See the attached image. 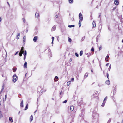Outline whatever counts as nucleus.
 <instances>
[{"label": "nucleus", "mask_w": 123, "mask_h": 123, "mask_svg": "<svg viewBox=\"0 0 123 123\" xmlns=\"http://www.w3.org/2000/svg\"><path fill=\"white\" fill-rule=\"evenodd\" d=\"M13 81L14 82H15L17 80V77L15 75H14L13 76Z\"/></svg>", "instance_id": "obj_1"}, {"label": "nucleus", "mask_w": 123, "mask_h": 123, "mask_svg": "<svg viewBox=\"0 0 123 123\" xmlns=\"http://www.w3.org/2000/svg\"><path fill=\"white\" fill-rule=\"evenodd\" d=\"M79 18L80 20H82L83 19V17L81 13H80L79 14Z\"/></svg>", "instance_id": "obj_2"}, {"label": "nucleus", "mask_w": 123, "mask_h": 123, "mask_svg": "<svg viewBox=\"0 0 123 123\" xmlns=\"http://www.w3.org/2000/svg\"><path fill=\"white\" fill-rule=\"evenodd\" d=\"M56 25H55L54 26H53V27H52L51 29V31H55L56 28Z\"/></svg>", "instance_id": "obj_3"}, {"label": "nucleus", "mask_w": 123, "mask_h": 123, "mask_svg": "<svg viewBox=\"0 0 123 123\" xmlns=\"http://www.w3.org/2000/svg\"><path fill=\"white\" fill-rule=\"evenodd\" d=\"M38 37L37 36H35L34 37V38L33 40L34 42H36L37 39Z\"/></svg>", "instance_id": "obj_4"}, {"label": "nucleus", "mask_w": 123, "mask_h": 123, "mask_svg": "<svg viewBox=\"0 0 123 123\" xmlns=\"http://www.w3.org/2000/svg\"><path fill=\"white\" fill-rule=\"evenodd\" d=\"M27 63L26 62H25L24 65V67L25 68H27Z\"/></svg>", "instance_id": "obj_5"}, {"label": "nucleus", "mask_w": 123, "mask_h": 123, "mask_svg": "<svg viewBox=\"0 0 123 123\" xmlns=\"http://www.w3.org/2000/svg\"><path fill=\"white\" fill-rule=\"evenodd\" d=\"M114 3L116 5H117L118 4L119 2L117 0H115Z\"/></svg>", "instance_id": "obj_6"}, {"label": "nucleus", "mask_w": 123, "mask_h": 123, "mask_svg": "<svg viewBox=\"0 0 123 123\" xmlns=\"http://www.w3.org/2000/svg\"><path fill=\"white\" fill-rule=\"evenodd\" d=\"M82 20H80L79 22V27H80L81 26V22Z\"/></svg>", "instance_id": "obj_7"}, {"label": "nucleus", "mask_w": 123, "mask_h": 123, "mask_svg": "<svg viewBox=\"0 0 123 123\" xmlns=\"http://www.w3.org/2000/svg\"><path fill=\"white\" fill-rule=\"evenodd\" d=\"M105 103H106V101L104 100L103 101V102L101 105V106L102 107H103L104 106Z\"/></svg>", "instance_id": "obj_8"}, {"label": "nucleus", "mask_w": 123, "mask_h": 123, "mask_svg": "<svg viewBox=\"0 0 123 123\" xmlns=\"http://www.w3.org/2000/svg\"><path fill=\"white\" fill-rule=\"evenodd\" d=\"M106 84L109 85L110 84V81L109 80H107L105 82Z\"/></svg>", "instance_id": "obj_9"}, {"label": "nucleus", "mask_w": 123, "mask_h": 123, "mask_svg": "<svg viewBox=\"0 0 123 123\" xmlns=\"http://www.w3.org/2000/svg\"><path fill=\"white\" fill-rule=\"evenodd\" d=\"M9 120L11 123H12L13 122V120L12 119L11 117H10L9 118Z\"/></svg>", "instance_id": "obj_10"}, {"label": "nucleus", "mask_w": 123, "mask_h": 123, "mask_svg": "<svg viewBox=\"0 0 123 123\" xmlns=\"http://www.w3.org/2000/svg\"><path fill=\"white\" fill-rule=\"evenodd\" d=\"M17 34V39H19V36L20 34L19 33H18Z\"/></svg>", "instance_id": "obj_11"}, {"label": "nucleus", "mask_w": 123, "mask_h": 123, "mask_svg": "<svg viewBox=\"0 0 123 123\" xmlns=\"http://www.w3.org/2000/svg\"><path fill=\"white\" fill-rule=\"evenodd\" d=\"M88 73H86L84 75V78H86V77H87L88 76Z\"/></svg>", "instance_id": "obj_12"}, {"label": "nucleus", "mask_w": 123, "mask_h": 123, "mask_svg": "<svg viewBox=\"0 0 123 123\" xmlns=\"http://www.w3.org/2000/svg\"><path fill=\"white\" fill-rule=\"evenodd\" d=\"M39 14L38 13H36L35 14V16L37 18H38L39 16Z\"/></svg>", "instance_id": "obj_13"}, {"label": "nucleus", "mask_w": 123, "mask_h": 123, "mask_svg": "<svg viewBox=\"0 0 123 123\" xmlns=\"http://www.w3.org/2000/svg\"><path fill=\"white\" fill-rule=\"evenodd\" d=\"M93 27H95L96 26V24L95 22L94 21H93L92 23Z\"/></svg>", "instance_id": "obj_14"}, {"label": "nucleus", "mask_w": 123, "mask_h": 123, "mask_svg": "<svg viewBox=\"0 0 123 123\" xmlns=\"http://www.w3.org/2000/svg\"><path fill=\"white\" fill-rule=\"evenodd\" d=\"M26 36H24L23 37V40L24 42V43L25 42V40H26Z\"/></svg>", "instance_id": "obj_15"}, {"label": "nucleus", "mask_w": 123, "mask_h": 123, "mask_svg": "<svg viewBox=\"0 0 123 123\" xmlns=\"http://www.w3.org/2000/svg\"><path fill=\"white\" fill-rule=\"evenodd\" d=\"M33 117L32 115L31 116H30V120L31 122L33 120Z\"/></svg>", "instance_id": "obj_16"}, {"label": "nucleus", "mask_w": 123, "mask_h": 123, "mask_svg": "<svg viewBox=\"0 0 123 123\" xmlns=\"http://www.w3.org/2000/svg\"><path fill=\"white\" fill-rule=\"evenodd\" d=\"M20 106L22 107H23V101H22L20 103Z\"/></svg>", "instance_id": "obj_17"}, {"label": "nucleus", "mask_w": 123, "mask_h": 123, "mask_svg": "<svg viewBox=\"0 0 123 123\" xmlns=\"http://www.w3.org/2000/svg\"><path fill=\"white\" fill-rule=\"evenodd\" d=\"M24 53H23V55L24 56H26L27 54V52L26 50H25L24 51Z\"/></svg>", "instance_id": "obj_18"}, {"label": "nucleus", "mask_w": 123, "mask_h": 123, "mask_svg": "<svg viewBox=\"0 0 123 123\" xmlns=\"http://www.w3.org/2000/svg\"><path fill=\"white\" fill-rule=\"evenodd\" d=\"M24 52H23L21 51H20V53H19V55L20 56H22V54Z\"/></svg>", "instance_id": "obj_19"}, {"label": "nucleus", "mask_w": 123, "mask_h": 123, "mask_svg": "<svg viewBox=\"0 0 123 123\" xmlns=\"http://www.w3.org/2000/svg\"><path fill=\"white\" fill-rule=\"evenodd\" d=\"M58 79V77L57 76H55V78L54 79V80L55 81H57L58 80H56V79Z\"/></svg>", "instance_id": "obj_20"}, {"label": "nucleus", "mask_w": 123, "mask_h": 123, "mask_svg": "<svg viewBox=\"0 0 123 123\" xmlns=\"http://www.w3.org/2000/svg\"><path fill=\"white\" fill-rule=\"evenodd\" d=\"M68 26L70 28L72 27H75V25H68Z\"/></svg>", "instance_id": "obj_21"}, {"label": "nucleus", "mask_w": 123, "mask_h": 123, "mask_svg": "<svg viewBox=\"0 0 123 123\" xmlns=\"http://www.w3.org/2000/svg\"><path fill=\"white\" fill-rule=\"evenodd\" d=\"M83 53V51L82 50L80 52V56H81L82 55Z\"/></svg>", "instance_id": "obj_22"}, {"label": "nucleus", "mask_w": 123, "mask_h": 123, "mask_svg": "<svg viewBox=\"0 0 123 123\" xmlns=\"http://www.w3.org/2000/svg\"><path fill=\"white\" fill-rule=\"evenodd\" d=\"M68 1L69 3L70 4H72L73 2V0H69Z\"/></svg>", "instance_id": "obj_23"}, {"label": "nucleus", "mask_w": 123, "mask_h": 123, "mask_svg": "<svg viewBox=\"0 0 123 123\" xmlns=\"http://www.w3.org/2000/svg\"><path fill=\"white\" fill-rule=\"evenodd\" d=\"M109 56L108 55H107L106 56V57L105 58V60L106 61H108V59L107 60V59L109 58Z\"/></svg>", "instance_id": "obj_24"}, {"label": "nucleus", "mask_w": 123, "mask_h": 123, "mask_svg": "<svg viewBox=\"0 0 123 123\" xmlns=\"http://www.w3.org/2000/svg\"><path fill=\"white\" fill-rule=\"evenodd\" d=\"M24 49V47H22L21 48V51L23 52H24V51L23 50Z\"/></svg>", "instance_id": "obj_25"}, {"label": "nucleus", "mask_w": 123, "mask_h": 123, "mask_svg": "<svg viewBox=\"0 0 123 123\" xmlns=\"http://www.w3.org/2000/svg\"><path fill=\"white\" fill-rule=\"evenodd\" d=\"M74 109V107L73 106H71L70 107V110L72 111H73Z\"/></svg>", "instance_id": "obj_26"}, {"label": "nucleus", "mask_w": 123, "mask_h": 123, "mask_svg": "<svg viewBox=\"0 0 123 123\" xmlns=\"http://www.w3.org/2000/svg\"><path fill=\"white\" fill-rule=\"evenodd\" d=\"M3 117V115L1 113V112L0 110V118H1Z\"/></svg>", "instance_id": "obj_27"}, {"label": "nucleus", "mask_w": 123, "mask_h": 123, "mask_svg": "<svg viewBox=\"0 0 123 123\" xmlns=\"http://www.w3.org/2000/svg\"><path fill=\"white\" fill-rule=\"evenodd\" d=\"M72 40L71 39L69 38V37H68V42H71L72 41Z\"/></svg>", "instance_id": "obj_28"}, {"label": "nucleus", "mask_w": 123, "mask_h": 123, "mask_svg": "<svg viewBox=\"0 0 123 123\" xmlns=\"http://www.w3.org/2000/svg\"><path fill=\"white\" fill-rule=\"evenodd\" d=\"M28 108V104H27L26 105V106L25 108V110H26Z\"/></svg>", "instance_id": "obj_29"}, {"label": "nucleus", "mask_w": 123, "mask_h": 123, "mask_svg": "<svg viewBox=\"0 0 123 123\" xmlns=\"http://www.w3.org/2000/svg\"><path fill=\"white\" fill-rule=\"evenodd\" d=\"M70 83V81H69L67 83V86H69Z\"/></svg>", "instance_id": "obj_30"}, {"label": "nucleus", "mask_w": 123, "mask_h": 123, "mask_svg": "<svg viewBox=\"0 0 123 123\" xmlns=\"http://www.w3.org/2000/svg\"><path fill=\"white\" fill-rule=\"evenodd\" d=\"M59 14V13H57V12H56V16H55V17L56 18H58V15H57V14Z\"/></svg>", "instance_id": "obj_31"}, {"label": "nucleus", "mask_w": 123, "mask_h": 123, "mask_svg": "<svg viewBox=\"0 0 123 123\" xmlns=\"http://www.w3.org/2000/svg\"><path fill=\"white\" fill-rule=\"evenodd\" d=\"M75 55H76L77 57H78L79 56V55L77 53H75Z\"/></svg>", "instance_id": "obj_32"}, {"label": "nucleus", "mask_w": 123, "mask_h": 123, "mask_svg": "<svg viewBox=\"0 0 123 123\" xmlns=\"http://www.w3.org/2000/svg\"><path fill=\"white\" fill-rule=\"evenodd\" d=\"M111 65H110V66H109V68L108 69V70H109V71H110V69L111 68Z\"/></svg>", "instance_id": "obj_33"}, {"label": "nucleus", "mask_w": 123, "mask_h": 123, "mask_svg": "<svg viewBox=\"0 0 123 123\" xmlns=\"http://www.w3.org/2000/svg\"><path fill=\"white\" fill-rule=\"evenodd\" d=\"M91 50L92 51H94V48L93 47H92V48L91 49Z\"/></svg>", "instance_id": "obj_34"}, {"label": "nucleus", "mask_w": 123, "mask_h": 123, "mask_svg": "<svg viewBox=\"0 0 123 123\" xmlns=\"http://www.w3.org/2000/svg\"><path fill=\"white\" fill-rule=\"evenodd\" d=\"M109 75L108 73H107V77L108 79H109Z\"/></svg>", "instance_id": "obj_35"}, {"label": "nucleus", "mask_w": 123, "mask_h": 123, "mask_svg": "<svg viewBox=\"0 0 123 123\" xmlns=\"http://www.w3.org/2000/svg\"><path fill=\"white\" fill-rule=\"evenodd\" d=\"M95 116L97 117V119H98V114H95Z\"/></svg>", "instance_id": "obj_36"}, {"label": "nucleus", "mask_w": 123, "mask_h": 123, "mask_svg": "<svg viewBox=\"0 0 123 123\" xmlns=\"http://www.w3.org/2000/svg\"><path fill=\"white\" fill-rule=\"evenodd\" d=\"M67 102V100H65L64 101H63V103H66Z\"/></svg>", "instance_id": "obj_37"}, {"label": "nucleus", "mask_w": 123, "mask_h": 123, "mask_svg": "<svg viewBox=\"0 0 123 123\" xmlns=\"http://www.w3.org/2000/svg\"><path fill=\"white\" fill-rule=\"evenodd\" d=\"M26 56H24V60H25L26 59Z\"/></svg>", "instance_id": "obj_38"}, {"label": "nucleus", "mask_w": 123, "mask_h": 123, "mask_svg": "<svg viewBox=\"0 0 123 123\" xmlns=\"http://www.w3.org/2000/svg\"><path fill=\"white\" fill-rule=\"evenodd\" d=\"M23 21L25 23V19L24 18H23Z\"/></svg>", "instance_id": "obj_39"}, {"label": "nucleus", "mask_w": 123, "mask_h": 123, "mask_svg": "<svg viewBox=\"0 0 123 123\" xmlns=\"http://www.w3.org/2000/svg\"><path fill=\"white\" fill-rule=\"evenodd\" d=\"M106 99H107V97L106 96L104 98V101H105L106 100Z\"/></svg>", "instance_id": "obj_40"}, {"label": "nucleus", "mask_w": 123, "mask_h": 123, "mask_svg": "<svg viewBox=\"0 0 123 123\" xmlns=\"http://www.w3.org/2000/svg\"><path fill=\"white\" fill-rule=\"evenodd\" d=\"M102 49V47H101V46H100L99 47V50H101V49Z\"/></svg>", "instance_id": "obj_41"}, {"label": "nucleus", "mask_w": 123, "mask_h": 123, "mask_svg": "<svg viewBox=\"0 0 123 123\" xmlns=\"http://www.w3.org/2000/svg\"><path fill=\"white\" fill-rule=\"evenodd\" d=\"M6 97H7V95H5V100H6Z\"/></svg>", "instance_id": "obj_42"}, {"label": "nucleus", "mask_w": 123, "mask_h": 123, "mask_svg": "<svg viewBox=\"0 0 123 123\" xmlns=\"http://www.w3.org/2000/svg\"><path fill=\"white\" fill-rule=\"evenodd\" d=\"M13 71L14 72H15L16 70V69H13Z\"/></svg>", "instance_id": "obj_43"}, {"label": "nucleus", "mask_w": 123, "mask_h": 123, "mask_svg": "<svg viewBox=\"0 0 123 123\" xmlns=\"http://www.w3.org/2000/svg\"><path fill=\"white\" fill-rule=\"evenodd\" d=\"M84 37H83L82 38L81 41H83V40H84Z\"/></svg>", "instance_id": "obj_44"}, {"label": "nucleus", "mask_w": 123, "mask_h": 123, "mask_svg": "<svg viewBox=\"0 0 123 123\" xmlns=\"http://www.w3.org/2000/svg\"><path fill=\"white\" fill-rule=\"evenodd\" d=\"M19 52V51H17L16 52V53L15 54V55H16Z\"/></svg>", "instance_id": "obj_45"}, {"label": "nucleus", "mask_w": 123, "mask_h": 123, "mask_svg": "<svg viewBox=\"0 0 123 123\" xmlns=\"http://www.w3.org/2000/svg\"><path fill=\"white\" fill-rule=\"evenodd\" d=\"M52 41H53L54 40V37H52Z\"/></svg>", "instance_id": "obj_46"}, {"label": "nucleus", "mask_w": 123, "mask_h": 123, "mask_svg": "<svg viewBox=\"0 0 123 123\" xmlns=\"http://www.w3.org/2000/svg\"><path fill=\"white\" fill-rule=\"evenodd\" d=\"M109 63L106 64V66H108V65H109Z\"/></svg>", "instance_id": "obj_47"}, {"label": "nucleus", "mask_w": 123, "mask_h": 123, "mask_svg": "<svg viewBox=\"0 0 123 123\" xmlns=\"http://www.w3.org/2000/svg\"><path fill=\"white\" fill-rule=\"evenodd\" d=\"M74 80V78H72V79H71L73 81Z\"/></svg>", "instance_id": "obj_48"}, {"label": "nucleus", "mask_w": 123, "mask_h": 123, "mask_svg": "<svg viewBox=\"0 0 123 123\" xmlns=\"http://www.w3.org/2000/svg\"><path fill=\"white\" fill-rule=\"evenodd\" d=\"M111 121V120L110 119H109L108 122V123H109Z\"/></svg>", "instance_id": "obj_49"}, {"label": "nucleus", "mask_w": 123, "mask_h": 123, "mask_svg": "<svg viewBox=\"0 0 123 123\" xmlns=\"http://www.w3.org/2000/svg\"><path fill=\"white\" fill-rule=\"evenodd\" d=\"M73 122V120H72L70 122V123H72V122Z\"/></svg>", "instance_id": "obj_50"}, {"label": "nucleus", "mask_w": 123, "mask_h": 123, "mask_svg": "<svg viewBox=\"0 0 123 123\" xmlns=\"http://www.w3.org/2000/svg\"><path fill=\"white\" fill-rule=\"evenodd\" d=\"M28 32V30L27 29L26 31V32L27 33Z\"/></svg>", "instance_id": "obj_51"}, {"label": "nucleus", "mask_w": 123, "mask_h": 123, "mask_svg": "<svg viewBox=\"0 0 123 123\" xmlns=\"http://www.w3.org/2000/svg\"><path fill=\"white\" fill-rule=\"evenodd\" d=\"M72 61V59L71 58H70V59L69 61L70 62H71Z\"/></svg>", "instance_id": "obj_52"}, {"label": "nucleus", "mask_w": 123, "mask_h": 123, "mask_svg": "<svg viewBox=\"0 0 123 123\" xmlns=\"http://www.w3.org/2000/svg\"><path fill=\"white\" fill-rule=\"evenodd\" d=\"M1 17H0V22H1Z\"/></svg>", "instance_id": "obj_53"}, {"label": "nucleus", "mask_w": 123, "mask_h": 123, "mask_svg": "<svg viewBox=\"0 0 123 123\" xmlns=\"http://www.w3.org/2000/svg\"><path fill=\"white\" fill-rule=\"evenodd\" d=\"M83 112H81V116H82L81 115H83Z\"/></svg>", "instance_id": "obj_54"}, {"label": "nucleus", "mask_w": 123, "mask_h": 123, "mask_svg": "<svg viewBox=\"0 0 123 123\" xmlns=\"http://www.w3.org/2000/svg\"><path fill=\"white\" fill-rule=\"evenodd\" d=\"M53 41H52V42L51 43L52 44H53Z\"/></svg>", "instance_id": "obj_55"}, {"label": "nucleus", "mask_w": 123, "mask_h": 123, "mask_svg": "<svg viewBox=\"0 0 123 123\" xmlns=\"http://www.w3.org/2000/svg\"><path fill=\"white\" fill-rule=\"evenodd\" d=\"M37 110H36L34 112V113H36V111H37Z\"/></svg>", "instance_id": "obj_56"}, {"label": "nucleus", "mask_w": 123, "mask_h": 123, "mask_svg": "<svg viewBox=\"0 0 123 123\" xmlns=\"http://www.w3.org/2000/svg\"><path fill=\"white\" fill-rule=\"evenodd\" d=\"M7 3L8 4V5H9V2H7Z\"/></svg>", "instance_id": "obj_57"}, {"label": "nucleus", "mask_w": 123, "mask_h": 123, "mask_svg": "<svg viewBox=\"0 0 123 123\" xmlns=\"http://www.w3.org/2000/svg\"><path fill=\"white\" fill-rule=\"evenodd\" d=\"M91 72H93V71H92V70H91Z\"/></svg>", "instance_id": "obj_58"}, {"label": "nucleus", "mask_w": 123, "mask_h": 123, "mask_svg": "<svg viewBox=\"0 0 123 123\" xmlns=\"http://www.w3.org/2000/svg\"><path fill=\"white\" fill-rule=\"evenodd\" d=\"M2 87H3V86ZM3 88H4V87H3V88H2V89L1 90V91H2V90H3Z\"/></svg>", "instance_id": "obj_59"}, {"label": "nucleus", "mask_w": 123, "mask_h": 123, "mask_svg": "<svg viewBox=\"0 0 123 123\" xmlns=\"http://www.w3.org/2000/svg\"><path fill=\"white\" fill-rule=\"evenodd\" d=\"M20 111H19V112L18 113V114H19V113H20Z\"/></svg>", "instance_id": "obj_60"}, {"label": "nucleus", "mask_w": 123, "mask_h": 123, "mask_svg": "<svg viewBox=\"0 0 123 123\" xmlns=\"http://www.w3.org/2000/svg\"><path fill=\"white\" fill-rule=\"evenodd\" d=\"M62 92L61 91V92L60 93V95H61V93Z\"/></svg>", "instance_id": "obj_61"}, {"label": "nucleus", "mask_w": 123, "mask_h": 123, "mask_svg": "<svg viewBox=\"0 0 123 123\" xmlns=\"http://www.w3.org/2000/svg\"><path fill=\"white\" fill-rule=\"evenodd\" d=\"M122 42L123 43V39L122 40Z\"/></svg>", "instance_id": "obj_62"}, {"label": "nucleus", "mask_w": 123, "mask_h": 123, "mask_svg": "<svg viewBox=\"0 0 123 123\" xmlns=\"http://www.w3.org/2000/svg\"><path fill=\"white\" fill-rule=\"evenodd\" d=\"M100 15H99V17H100Z\"/></svg>", "instance_id": "obj_63"}, {"label": "nucleus", "mask_w": 123, "mask_h": 123, "mask_svg": "<svg viewBox=\"0 0 123 123\" xmlns=\"http://www.w3.org/2000/svg\"><path fill=\"white\" fill-rule=\"evenodd\" d=\"M53 123H55V122H53Z\"/></svg>", "instance_id": "obj_64"}]
</instances>
